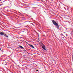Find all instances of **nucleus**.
<instances>
[{"instance_id": "1", "label": "nucleus", "mask_w": 73, "mask_h": 73, "mask_svg": "<svg viewBox=\"0 0 73 73\" xmlns=\"http://www.w3.org/2000/svg\"><path fill=\"white\" fill-rule=\"evenodd\" d=\"M52 23H53V24L57 27V29H59V27L58 26V24L57 23H56V21L54 20H52Z\"/></svg>"}, {"instance_id": "2", "label": "nucleus", "mask_w": 73, "mask_h": 73, "mask_svg": "<svg viewBox=\"0 0 73 73\" xmlns=\"http://www.w3.org/2000/svg\"><path fill=\"white\" fill-rule=\"evenodd\" d=\"M28 45H29L30 46H31V47H32V48H33V49H35V47H34L33 46V45H32L30 44H28Z\"/></svg>"}, {"instance_id": "3", "label": "nucleus", "mask_w": 73, "mask_h": 73, "mask_svg": "<svg viewBox=\"0 0 73 73\" xmlns=\"http://www.w3.org/2000/svg\"><path fill=\"white\" fill-rule=\"evenodd\" d=\"M0 35H1V36H3V35H4V33H3L0 32Z\"/></svg>"}, {"instance_id": "4", "label": "nucleus", "mask_w": 73, "mask_h": 73, "mask_svg": "<svg viewBox=\"0 0 73 73\" xmlns=\"http://www.w3.org/2000/svg\"><path fill=\"white\" fill-rule=\"evenodd\" d=\"M4 36H5V37H8V35L6 34H4V35H3Z\"/></svg>"}, {"instance_id": "5", "label": "nucleus", "mask_w": 73, "mask_h": 73, "mask_svg": "<svg viewBox=\"0 0 73 73\" xmlns=\"http://www.w3.org/2000/svg\"><path fill=\"white\" fill-rule=\"evenodd\" d=\"M19 46L21 48H22V49H24V48L23 47V46H21L20 45Z\"/></svg>"}, {"instance_id": "6", "label": "nucleus", "mask_w": 73, "mask_h": 73, "mask_svg": "<svg viewBox=\"0 0 73 73\" xmlns=\"http://www.w3.org/2000/svg\"><path fill=\"white\" fill-rule=\"evenodd\" d=\"M42 49H44V50H46V49H45V47L44 46H43L42 47Z\"/></svg>"}, {"instance_id": "7", "label": "nucleus", "mask_w": 73, "mask_h": 73, "mask_svg": "<svg viewBox=\"0 0 73 73\" xmlns=\"http://www.w3.org/2000/svg\"><path fill=\"white\" fill-rule=\"evenodd\" d=\"M38 70H36V72H38Z\"/></svg>"}, {"instance_id": "8", "label": "nucleus", "mask_w": 73, "mask_h": 73, "mask_svg": "<svg viewBox=\"0 0 73 73\" xmlns=\"http://www.w3.org/2000/svg\"><path fill=\"white\" fill-rule=\"evenodd\" d=\"M26 42V43H27V44H28H28H28V42Z\"/></svg>"}, {"instance_id": "9", "label": "nucleus", "mask_w": 73, "mask_h": 73, "mask_svg": "<svg viewBox=\"0 0 73 73\" xmlns=\"http://www.w3.org/2000/svg\"><path fill=\"white\" fill-rule=\"evenodd\" d=\"M1 48H0V50H1Z\"/></svg>"}]
</instances>
